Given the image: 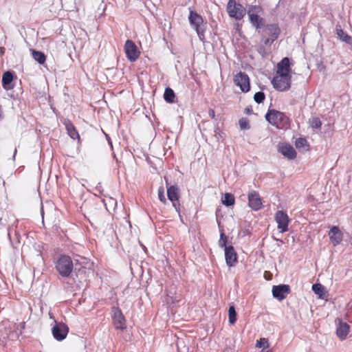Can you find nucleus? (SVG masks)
I'll return each mask as SVG.
<instances>
[{"mask_svg":"<svg viewBox=\"0 0 352 352\" xmlns=\"http://www.w3.org/2000/svg\"><path fill=\"white\" fill-rule=\"evenodd\" d=\"M289 60L284 58L277 65V72L272 80L274 87L280 91H286L291 86Z\"/></svg>","mask_w":352,"mask_h":352,"instance_id":"obj_1","label":"nucleus"},{"mask_svg":"<svg viewBox=\"0 0 352 352\" xmlns=\"http://www.w3.org/2000/svg\"><path fill=\"white\" fill-rule=\"evenodd\" d=\"M55 264L56 270L63 277H68L74 268L72 258L67 255H61Z\"/></svg>","mask_w":352,"mask_h":352,"instance_id":"obj_2","label":"nucleus"},{"mask_svg":"<svg viewBox=\"0 0 352 352\" xmlns=\"http://www.w3.org/2000/svg\"><path fill=\"white\" fill-rule=\"evenodd\" d=\"M227 11L229 16L236 20H241L246 13L245 8L235 0H229L227 4Z\"/></svg>","mask_w":352,"mask_h":352,"instance_id":"obj_3","label":"nucleus"},{"mask_svg":"<svg viewBox=\"0 0 352 352\" xmlns=\"http://www.w3.org/2000/svg\"><path fill=\"white\" fill-rule=\"evenodd\" d=\"M280 29L276 24L267 25L263 30V36L267 38L265 39V45H271L278 36Z\"/></svg>","mask_w":352,"mask_h":352,"instance_id":"obj_4","label":"nucleus"},{"mask_svg":"<svg viewBox=\"0 0 352 352\" xmlns=\"http://www.w3.org/2000/svg\"><path fill=\"white\" fill-rule=\"evenodd\" d=\"M234 82L243 92H248L250 90V78L244 72H240L236 74L234 77Z\"/></svg>","mask_w":352,"mask_h":352,"instance_id":"obj_5","label":"nucleus"},{"mask_svg":"<svg viewBox=\"0 0 352 352\" xmlns=\"http://www.w3.org/2000/svg\"><path fill=\"white\" fill-rule=\"evenodd\" d=\"M260 11L259 7L256 6H250L248 10V14L250 21L256 29H258L263 25V19L261 18L257 13Z\"/></svg>","mask_w":352,"mask_h":352,"instance_id":"obj_6","label":"nucleus"},{"mask_svg":"<svg viewBox=\"0 0 352 352\" xmlns=\"http://www.w3.org/2000/svg\"><path fill=\"white\" fill-rule=\"evenodd\" d=\"M275 221L277 223L278 229L281 232H285L288 230L289 219L286 212L283 210H278L275 214Z\"/></svg>","mask_w":352,"mask_h":352,"instance_id":"obj_7","label":"nucleus"},{"mask_svg":"<svg viewBox=\"0 0 352 352\" xmlns=\"http://www.w3.org/2000/svg\"><path fill=\"white\" fill-rule=\"evenodd\" d=\"M55 325L52 329L53 336L56 340L61 341L66 338L69 331V328L63 322H57L55 321Z\"/></svg>","mask_w":352,"mask_h":352,"instance_id":"obj_8","label":"nucleus"},{"mask_svg":"<svg viewBox=\"0 0 352 352\" xmlns=\"http://www.w3.org/2000/svg\"><path fill=\"white\" fill-rule=\"evenodd\" d=\"M124 52L127 58L133 62L137 60L140 55L135 44L131 40H127L124 45Z\"/></svg>","mask_w":352,"mask_h":352,"instance_id":"obj_9","label":"nucleus"},{"mask_svg":"<svg viewBox=\"0 0 352 352\" xmlns=\"http://www.w3.org/2000/svg\"><path fill=\"white\" fill-rule=\"evenodd\" d=\"M266 120L272 125L278 126L284 122L285 119V115L276 110H269L265 115Z\"/></svg>","mask_w":352,"mask_h":352,"instance_id":"obj_10","label":"nucleus"},{"mask_svg":"<svg viewBox=\"0 0 352 352\" xmlns=\"http://www.w3.org/2000/svg\"><path fill=\"white\" fill-rule=\"evenodd\" d=\"M113 324L117 329L123 330L126 328V320L121 310L118 307L112 308Z\"/></svg>","mask_w":352,"mask_h":352,"instance_id":"obj_11","label":"nucleus"},{"mask_svg":"<svg viewBox=\"0 0 352 352\" xmlns=\"http://www.w3.org/2000/svg\"><path fill=\"white\" fill-rule=\"evenodd\" d=\"M167 196L172 202L173 207L179 214L180 204L179 203V189L175 186H170L167 188Z\"/></svg>","mask_w":352,"mask_h":352,"instance_id":"obj_12","label":"nucleus"},{"mask_svg":"<svg viewBox=\"0 0 352 352\" xmlns=\"http://www.w3.org/2000/svg\"><path fill=\"white\" fill-rule=\"evenodd\" d=\"M80 260H81L80 261H79L78 260L76 261V263H75L76 268L75 269L76 270H78V272H76V276H77V277H79V278L80 280H86L89 274H91L92 272L89 268H87L84 265L80 268H78L77 266H78V263L80 265H85L87 263V261L85 258H81Z\"/></svg>","mask_w":352,"mask_h":352,"instance_id":"obj_13","label":"nucleus"},{"mask_svg":"<svg viewBox=\"0 0 352 352\" xmlns=\"http://www.w3.org/2000/svg\"><path fill=\"white\" fill-rule=\"evenodd\" d=\"M289 291V286L287 285H279L272 287L273 296L278 300L285 299Z\"/></svg>","mask_w":352,"mask_h":352,"instance_id":"obj_14","label":"nucleus"},{"mask_svg":"<svg viewBox=\"0 0 352 352\" xmlns=\"http://www.w3.org/2000/svg\"><path fill=\"white\" fill-rule=\"evenodd\" d=\"M188 18L190 24L195 27L199 38H201V36H204L203 30L201 29L200 27L203 23V19L201 16L197 14L196 12L190 11Z\"/></svg>","mask_w":352,"mask_h":352,"instance_id":"obj_15","label":"nucleus"},{"mask_svg":"<svg viewBox=\"0 0 352 352\" xmlns=\"http://www.w3.org/2000/svg\"><path fill=\"white\" fill-rule=\"evenodd\" d=\"M329 236L333 245L336 246L342 241L343 234L338 227L333 226L329 232Z\"/></svg>","mask_w":352,"mask_h":352,"instance_id":"obj_16","label":"nucleus"},{"mask_svg":"<svg viewBox=\"0 0 352 352\" xmlns=\"http://www.w3.org/2000/svg\"><path fill=\"white\" fill-rule=\"evenodd\" d=\"M250 207L254 210H258L262 207V200L258 192L252 191L248 195Z\"/></svg>","mask_w":352,"mask_h":352,"instance_id":"obj_17","label":"nucleus"},{"mask_svg":"<svg viewBox=\"0 0 352 352\" xmlns=\"http://www.w3.org/2000/svg\"><path fill=\"white\" fill-rule=\"evenodd\" d=\"M224 251L226 264L229 267L235 265L237 262V255L234 248L232 245H229L226 247V250Z\"/></svg>","mask_w":352,"mask_h":352,"instance_id":"obj_18","label":"nucleus"},{"mask_svg":"<svg viewBox=\"0 0 352 352\" xmlns=\"http://www.w3.org/2000/svg\"><path fill=\"white\" fill-rule=\"evenodd\" d=\"M336 321L338 322L336 334L340 340H345L349 332L350 327L347 323L342 322L340 319H338Z\"/></svg>","mask_w":352,"mask_h":352,"instance_id":"obj_19","label":"nucleus"},{"mask_svg":"<svg viewBox=\"0 0 352 352\" xmlns=\"http://www.w3.org/2000/svg\"><path fill=\"white\" fill-rule=\"evenodd\" d=\"M278 151L289 160H293L296 156L294 148L288 144H280L278 146Z\"/></svg>","mask_w":352,"mask_h":352,"instance_id":"obj_20","label":"nucleus"},{"mask_svg":"<svg viewBox=\"0 0 352 352\" xmlns=\"http://www.w3.org/2000/svg\"><path fill=\"white\" fill-rule=\"evenodd\" d=\"M312 290L317 294L320 299H327L328 297V292L325 287L321 284L316 283L312 285Z\"/></svg>","mask_w":352,"mask_h":352,"instance_id":"obj_21","label":"nucleus"},{"mask_svg":"<svg viewBox=\"0 0 352 352\" xmlns=\"http://www.w3.org/2000/svg\"><path fill=\"white\" fill-rule=\"evenodd\" d=\"M64 124L65 125L67 133L71 138L76 140L80 138L79 134L77 132L75 126L69 120H65L64 122Z\"/></svg>","mask_w":352,"mask_h":352,"instance_id":"obj_22","label":"nucleus"},{"mask_svg":"<svg viewBox=\"0 0 352 352\" xmlns=\"http://www.w3.org/2000/svg\"><path fill=\"white\" fill-rule=\"evenodd\" d=\"M13 80V75L10 72H6L3 74L2 78L3 87L6 90H10L12 88L11 85Z\"/></svg>","mask_w":352,"mask_h":352,"instance_id":"obj_23","label":"nucleus"},{"mask_svg":"<svg viewBox=\"0 0 352 352\" xmlns=\"http://www.w3.org/2000/svg\"><path fill=\"white\" fill-rule=\"evenodd\" d=\"M336 34L339 38L342 40L343 42L351 45V48L352 50V37L349 36L348 34L344 32L341 28H336Z\"/></svg>","mask_w":352,"mask_h":352,"instance_id":"obj_24","label":"nucleus"},{"mask_svg":"<svg viewBox=\"0 0 352 352\" xmlns=\"http://www.w3.org/2000/svg\"><path fill=\"white\" fill-rule=\"evenodd\" d=\"M32 52V55L33 58L37 61L40 64H43L45 62L46 57L45 55L39 51H36L34 50H30Z\"/></svg>","mask_w":352,"mask_h":352,"instance_id":"obj_25","label":"nucleus"},{"mask_svg":"<svg viewBox=\"0 0 352 352\" xmlns=\"http://www.w3.org/2000/svg\"><path fill=\"white\" fill-rule=\"evenodd\" d=\"M175 97V93L173 91V89L169 87L166 88L164 94V100L166 102L171 103V102H174Z\"/></svg>","mask_w":352,"mask_h":352,"instance_id":"obj_26","label":"nucleus"},{"mask_svg":"<svg viewBox=\"0 0 352 352\" xmlns=\"http://www.w3.org/2000/svg\"><path fill=\"white\" fill-rule=\"evenodd\" d=\"M223 204L230 206L234 204V197L230 193H226L223 198L222 199Z\"/></svg>","mask_w":352,"mask_h":352,"instance_id":"obj_27","label":"nucleus"},{"mask_svg":"<svg viewBox=\"0 0 352 352\" xmlns=\"http://www.w3.org/2000/svg\"><path fill=\"white\" fill-rule=\"evenodd\" d=\"M228 318H229L230 324H233L235 323V322L236 320V312L235 311L234 306H230L229 307Z\"/></svg>","mask_w":352,"mask_h":352,"instance_id":"obj_28","label":"nucleus"},{"mask_svg":"<svg viewBox=\"0 0 352 352\" xmlns=\"http://www.w3.org/2000/svg\"><path fill=\"white\" fill-rule=\"evenodd\" d=\"M310 126L314 129H318L321 127L322 122L318 118H312L309 120Z\"/></svg>","mask_w":352,"mask_h":352,"instance_id":"obj_29","label":"nucleus"},{"mask_svg":"<svg viewBox=\"0 0 352 352\" xmlns=\"http://www.w3.org/2000/svg\"><path fill=\"white\" fill-rule=\"evenodd\" d=\"M256 346L257 348H263L264 346H270V344L266 338H261L257 340L256 343Z\"/></svg>","mask_w":352,"mask_h":352,"instance_id":"obj_30","label":"nucleus"},{"mask_svg":"<svg viewBox=\"0 0 352 352\" xmlns=\"http://www.w3.org/2000/svg\"><path fill=\"white\" fill-rule=\"evenodd\" d=\"M227 242V237L225 236L224 233L221 232L220 235V239L219 240V245L221 248H223L224 250H226Z\"/></svg>","mask_w":352,"mask_h":352,"instance_id":"obj_31","label":"nucleus"},{"mask_svg":"<svg viewBox=\"0 0 352 352\" xmlns=\"http://www.w3.org/2000/svg\"><path fill=\"white\" fill-rule=\"evenodd\" d=\"M254 99L257 103H261L265 100V94L261 91L256 92L254 94Z\"/></svg>","mask_w":352,"mask_h":352,"instance_id":"obj_32","label":"nucleus"},{"mask_svg":"<svg viewBox=\"0 0 352 352\" xmlns=\"http://www.w3.org/2000/svg\"><path fill=\"white\" fill-rule=\"evenodd\" d=\"M214 137L217 142H220L223 139V133L221 131L218 126L215 127L214 131Z\"/></svg>","mask_w":352,"mask_h":352,"instance_id":"obj_33","label":"nucleus"},{"mask_svg":"<svg viewBox=\"0 0 352 352\" xmlns=\"http://www.w3.org/2000/svg\"><path fill=\"white\" fill-rule=\"evenodd\" d=\"M296 148H304L307 145V140L305 138H298L295 142Z\"/></svg>","mask_w":352,"mask_h":352,"instance_id":"obj_34","label":"nucleus"},{"mask_svg":"<svg viewBox=\"0 0 352 352\" xmlns=\"http://www.w3.org/2000/svg\"><path fill=\"white\" fill-rule=\"evenodd\" d=\"M158 198L164 204L166 202V197L164 196V189L163 187H160L158 189Z\"/></svg>","mask_w":352,"mask_h":352,"instance_id":"obj_35","label":"nucleus"},{"mask_svg":"<svg viewBox=\"0 0 352 352\" xmlns=\"http://www.w3.org/2000/svg\"><path fill=\"white\" fill-rule=\"evenodd\" d=\"M239 126L241 129H249V122L246 119H241L239 120Z\"/></svg>","mask_w":352,"mask_h":352,"instance_id":"obj_36","label":"nucleus"},{"mask_svg":"<svg viewBox=\"0 0 352 352\" xmlns=\"http://www.w3.org/2000/svg\"><path fill=\"white\" fill-rule=\"evenodd\" d=\"M208 113H209V116H210L212 118H214V116H215V113H214V111L213 109H210L209 110Z\"/></svg>","mask_w":352,"mask_h":352,"instance_id":"obj_37","label":"nucleus"},{"mask_svg":"<svg viewBox=\"0 0 352 352\" xmlns=\"http://www.w3.org/2000/svg\"><path fill=\"white\" fill-rule=\"evenodd\" d=\"M261 352H272V350L270 349V346H264L262 349Z\"/></svg>","mask_w":352,"mask_h":352,"instance_id":"obj_38","label":"nucleus"},{"mask_svg":"<svg viewBox=\"0 0 352 352\" xmlns=\"http://www.w3.org/2000/svg\"><path fill=\"white\" fill-rule=\"evenodd\" d=\"M0 52H1V54H4V52H5V48L4 47H0Z\"/></svg>","mask_w":352,"mask_h":352,"instance_id":"obj_39","label":"nucleus"},{"mask_svg":"<svg viewBox=\"0 0 352 352\" xmlns=\"http://www.w3.org/2000/svg\"><path fill=\"white\" fill-rule=\"evenodd\" d=\"M175 302V300H172V299H171V300H169L168 299H167V302H168V303H174Z\"/></svg>","mask_w":352,"mask_h":352,"instance_id":"obj_40","label":"nucleus"},{"mask_svg":"<svg viewBox=\"0 0 352 352\" xmlns=\"http://www.w3.org/2000/svg\"><path fill=\"white\" fill-rule=\"evenodd\" d=\"M16 148L14 151V155H16Z\"/></svg>","mask_w":352,"mask_h":352,"instance_id":"obj_41","label":"nucleus"}]
</instances>
